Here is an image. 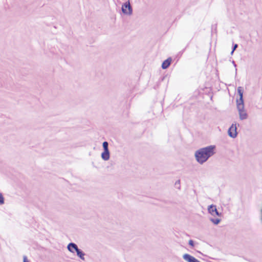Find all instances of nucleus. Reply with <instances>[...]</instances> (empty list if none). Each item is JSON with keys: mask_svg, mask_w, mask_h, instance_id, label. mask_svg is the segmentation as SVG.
Returning a JSON list of instances; mask_svg holds the SVG:
<instances>
[{"mask_svg": "<svg viewBox=\"0 0 262 262\" xmlns=\"http://www.w3.org/2000/svg\"><path fill=\"white\" fill-rule=\"evenodd\" d=\"M215 145H209L196 150L194 153L196 161L200 164H203L215 154Z\"/></svg>", "mask_w": 262, "mask_h": 262, "instance_id": "nucleus-1", "label": "nucleus"}, {"mask_svg": "<svg viewBox=\"0 0 262 262\" xmlns=\"http://www.w3.org/2000/svg\"><path fill=\"white\" fill-rule=\"evenodd\" d=\"M121 10L123 14L127 15H131L133 14V8L130 5L129 0L123 4Z\"/></svg>", "mask_w": 262, "mask_h": 262, "instance_id": "nucleus-2", "label": "nucleus"}, {"mask_svg": "<svg viewBox=\"0 0 262 262\" xmlns=\"http://www.w3.org/2000/svg\"><path fill=\"white\" fill-rule=\"evenodd\" d=\"M237 108L238 110L239 116V119L241 120H245L248 118V115L244 110V104H237Z\"/></svg>", "mask_w": 262, "mask_h": 262, "instance_id": "nucleus-3", "label": "nucleus"}, {"mask_svg": "<svg viewBox=\"0 0 262 262\" xmlns=\"http://www.w3.org/2000/svg\"><path fill=\"white\" fill-rule=\"evenodd\" d=\"M237 127L236 124H232L228 129L229 136L233 138H235L237 136Z\"/></svg>", "mask_w": 262, "mask_h": 262, "instance_id": "nucleus-4", "label": "nucleus"}, {"mask_svg": "<svg viewBox=\"0 0 262 262\" xmlns=\"http://www.w3.org/2000/svg\"><path fill=\"white\" fill-rule=\"evenodd\" d=\"M208 212L212 215L215 216H221V213H219L217 211L216 206L214 205H211L208 207Z\"/></svg>", "mask_w": 262, "mask_h": 262, "instance_id": "nucleus-5", "label": "nucleus"}, {"mask_svg": "<svg viewBox=\"0 0 262 262\" xmlns=\"http://www.w3.org/2000/svg\"><path fill=\"white\" fill-rule=\"evenodd\" d=\"M237 92L239 95V99L236 100V104L239 103L244 104L243 88L241 86L238 87Z\"/></svg>", "mask_w": 262, "mask_h": 262, "instance_id": "nucleus-6", "label": "nucleus"}, {"mask_svg": "<svg viewBox=\"0 0 262 262\" xmlns=\"http://www.w3.org/2000/svg\"><path fill=\"white\" fill-rule=\"evenodd\" d=\"M183 258L188 262H201L195 257L188 254H184Z\"/></svg>", "mask_w": 262, "mask_h": 262, "instance_id": "nucleus-7", "label": "nucleus"}, {"mask_svg": "<svg viewBox=\"0 0 262 262\" xmlns=\"http://www.w3.org/2000/svg\"><path fill=\"white\" fill-rule=\"evenodd\" d=\"M67 248L70 252L74 253V252L78 249V247L76 244L70 243L68 245Z\"/></svg>", "mask_w": 262, "mask_h": 262, "instance_id": "nucleus-8", "label": "nucleus"}, {"mask_svg": "<svg viewBox=\"0 0 262 262\" xmlns=\"http://www.w3.org/2000/svg\"><path fill=\"white\" fill-rule=\"evenodd\" d=\"M171 61V58H168L164 60L162 64V68L163 69H167L170 64Z\"/></svg>", "mask_w": 262, "mask_h": 262, "instance_id": "nucleus-9", "label": "nucleus"}, {"mask_svg": "<svg viewBox=\"0 0 262 262\" xmlns=\"http://www.w3.org/2000/svg\"><path fill=\"white\" fill-rule=\"evenodd\" d=\"M110 157L109 150H104L101 154V158L104 161L109 160Z\"/></svg>", "mask_w": 262, "mask_h": 262, "instance_id": "nucleus-10", "label": "nucleus"}, {"mask_svg": "<svg viewBox=\"0 0 262 262\" xmlns=\"http://www.w3.org/2000/svg\"><path fill=\"white\" fill-rule=\"evenodd\" d=\"M77 253V255L82 260H84V255L85 253L80 249H78L77 250L75 251Z\"/></svg>", "mask_w": 262, "mask_h": 262, "instance_id": "nucleus-11", "label": "nucleus"}, {"mask_svg": "<svg viewBox=\"0 0 262 262\" xmlns=\"http://www.w3.org/2000/svg\"><path fill=\"white\" fill-rule=\"evenodd\" d=\"M210 220L212 223H213L215 225H217L221 222V219H217V218L216 219L210 218Z\"/></svg>", "mask_w": 262, "mask_h": 262, "instance_id": "nucleus-12", "label": "nucleus"}, {"mask_svg": "<svg viewBox=\"0 0 262 262\" xmlns=\"http://www.w3.org/2000/svg\"><path fill=\"white\" fill-rule=\"evenodd\" d=\"M102 146L104 150H109L108 149V143L106 141H104L103 142Z\"/></svg>", "mask_w": 262, "mask_h": 262, "instance_id": "nucleus-13", "label": "nucleus"}, {"mask_svg": "<svg viewBox=\"0 0 262 262\" xmlns=\"http://www.w3.org/2000/svg\"><path fill=\"white\" fill-rule=\"evenodd\" d=\"M5 203V199L3 194L0 192V205H3Z\"/></svg>", "mask_w": 262, "mask_h": 262, "instance_id": "nucleus-14", "label": "nucleus"}, {"mask_svg": "<svg viewBox=\"0 0 262 262\" xmlns=\"http://www.w3.org/2000/svg\"><path fill=\"white\" fill-rule=\"evenodd\" d=\"M189 245L192 247L194 246V242L192 239L189 241Z\"/></svg>", "mask_w": 262, "mask_h": 262, "instance_id": "nucleus-15", "label": "nucleus"}, {"mask_svg": "<svg viewBox=\"0 0 262 262\" xmlns=\"http://www.w3.org/2000/svg\"><path fill=\"white\" fill-rule=\"evenodd\" d=\"M23 261L24 262H29V261H28L26 256H24V257H23Z\"/></svg>", "mask_w": 262, "mask_h": 262, "instance_id": "nucleus-16", "label": "nucleus"}, {"mask_svg": "<svg viewBox=\"0 0 262 262\" xmlns=\"http://www.w3.org/2000/svg\"><path fill=\"white\" fill-rule=\"evenodd\" d=\"M237 47H238V45L237 44L234 45L233 46L232 50H233V51H235L236 50V49L237 48Z\"/></svg>", "mask_w": 262, "mask_h": 262, "instance_id": "nucleus-17", "label": "nucleus"}, {"mask_svg": "<svg viewBox=\"0 0 262 262\" xmlns=\"http://www.w3.org/2000/svg\"><path fill=\"white\" fill-rule=\"evenodd\" d=\"M232 63H233V64L234 65V67L236 66V65L235 64V62L234 61H232Z\"/></svg>", "mask_w": 262, "mask_h": 262, "instance_id": "nucleus-18", "label": "nucleus"}, {"mask_svg": "<svg viewBox=\"0 0 262 262\" xmlns=\"http://www.w3.org/2000/svg\"><path fill=\"white\" fill-rule=\"evenodd\" d=\"M177 183H179V184H180V180L178 181L176 183V185L177 184Z\"/></svg>", "mask_w": 262, "mask_h": 262, "instance_id": "nucleus-19", "label": "nucleus"}, {"mask_svg": "<svg viewBox=\"0 0 262 262\" xmlns=\"http://www.w3.org/2000/svg\"><path fill=\"white\" fill-rule=\"evenodd\" d=\"M234 51H233V50H232L231 52V54H233V52H234Z\"/></svg>", "mask_w": 262, "mask_h": 262, "instance_id": "nucleus-20", "label": "nucleus"}]
</instances>
